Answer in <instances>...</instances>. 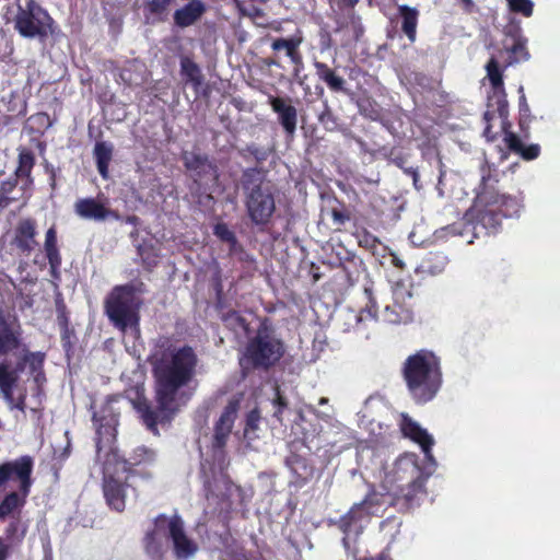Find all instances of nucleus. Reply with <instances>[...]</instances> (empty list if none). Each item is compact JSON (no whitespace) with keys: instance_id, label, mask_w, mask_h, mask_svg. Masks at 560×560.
<instances>
[{"instance_id":"nucleus-1","label":"nucleus","mask_w":560,"mask_h":560,"mask_svg":"<svg viewBox=\"0 0 560 560\" xmlns=\"http://www.w3.org/2000/svg\"><path fill=\"white\" fill-rule=\"evenodd\" d=\"M10 352H14L18 361L14 365L9 360L0 362L1 397L11 411L25 413L30 410L37 413L44 398V354L28 352L22 347L19 330L9 325L0 314V354Z\"/></svg>"},{"instance_id":"nucleus-2","label":"nucleus","mask_w":560,"mask_h":560,"mask_svg":"<svg viewBox=\"0 0 560 560\" xmlns=\"http://www.w3.org/2000/svg\"><path fill=\"white\" fill-rule=\"evenodd\" d=\"M432 469L423 471L417 464L416 456H401L394 466L392 474L386 476L384 489L386 493H370L365 500L355 504L347 516L341 520L345 533L343 546L349 548V540L357 537L370 515H378L393 500L404 499L409 506L418 505L424 497V483Z\"/></svg>"},{"instance_id":"nucleus-3","label":"nucleus","mask_w":560,"mask_h":560,"mask_svg":"<svg viewBox=\"0 0 560 560\" xmlns=\"http://www.w3.org/2000/svg\"><path fill=\"white\" fill-rule=\"evenodd\" d=\"M198 362L197 353L188 346L167 349L158 360L154 368L155 393L163 412H175L191 397Z\"/></svg>"},{"instance_id":"nucleus-4","label":"nucleus","mask_w":560,"mask_h":560,"mask_svg":"<svg viewBox=\"0 0 560 560\" xmlns=\"http://www.w3.org/2000/svg\"><path fill=\"white\" fill-rule=\"evenodd\" d=\"M97 458L103 462V491L107 504L120 512L126 506L129 489L127 463L119 458L113 447L115 428L112 424H101L97 429Z\"/></svg>"},{"instance_id":"nucleus-5","label":"nucleus","mask_w":560,"mask_h":560,"mask_svg":"<svg viewBox=\"0 0 560 560\" xmlns=\"http://www.w3.org/2000/svg\"><path fill=\"white\" fill-rule=\"evenodd\" d=\"M402 372L411 397L419 404L432 400L443 383L440 358L429 350L408 357Z\"/></svg>"},{"instance_id":"nucleus-6","label":"nucleus","mask_w":560,"mask_h":560,"mask_svg":"<svg viewBox=\"0 0 560 560\" xmlns=\"http://www.w3.org/2000/svg\"><path fill=\"white\" fill-rule=\"evenodd\" d=\"M170 542L177 560H189L198 551L197 542L187 536L179 516L160 515L153 530L145 536V550L152 558H158Z\"/></svg>"},{"instance_id":"nucleus-7","label":"nucleus","mask_w":560,"mask_h":560,"mask_svg":"<svg viewBox=\"0 0 560 560\" xmlns=\"http://www.w3.org/2000/svg\"><path fill=\"white\" fill-rule=\"evenodd\" d=\"M33 462L28 456L0 465V487L10 480L19 482V491L7 494L0 503V520L18 518L32 486Z\"/></svg>"},{"instance_id":"nucleus-8","label":"nucleus","mask_w":560,"mask_h":560,"mask_svg":"<svg viewBox=\"0 0 560 560\" xmlns=\"http://www.w3.org/2000/svg\"><path fill=\"white\" fill-rule=\"evenodd\" d=\"M487 77L492 85L493 94L489 96L488 108L483 115L486 127L485 137L493 141L499 133H503V139L510 130L511 124L508 120L509 105L504 95L502 71L495 57H491L487 66Z\"/></svg>"},{"instance_id":"nucleus-9","label":"nucleus","mask_w":560,"mask_h":560,"mask_svg":"<svg viewBox=\"0 0 560 560\" xmlns=\"http://www.w3.org/2000/svg\"><path fill=\"white\" fill-rule=\"evenodd\" d=\"M142 287V283L116 287L106 300V314L121 331L130 329L135 335L138 334L139 294L143 291Z\"/></svg>"},{"instance_id":"nucleus-10","label":"nucleus","mask_w":560,"mask_h":560,"mask_svg":"<svg viewBox=\"0 0 560 560\" xmlns=\"http://www.w3.org/2000/svg\"><path fill=\"white\" fill-rule=\"evenodd\" d=\"M364 293L369 302L365 308L361 311L358 317L359 322L371 318L388 324H398L410 319L408 301L411 299V293L405 284L396 283L393 287V305H386L381 315H377L376 302L372 296L371 289L365 288Z\"/></svg>"},{"instance_id":"nucleus-11","label":"nucleus","mask_w":560,"mask_h":560,"mask_svg":"<svg viewBox=\"0 0 560 560\" xmlns=\"http://www.w3.org/2000/svg\"><path fill=\"white\" fill-rule=\"evenodd\" d=\"M481 172L482 189L478 194L479 202L485 203L487 207H494L501 212L502 217L511 218L518 215L522 208L521 200L517 197L494 191L493 184L497 183L498 179L492 176V170L490 166L482 167Z\"/></svg>"},{"instance_id":"nucleus-12","label":"nucleus","mask_w":560,"mask_h":560,"mask_svg":"<svg viewBox=\"0 0 560 560\" xmlns=\"http://www.w3.org/2000/svg\"><path fill=\"white\" fill-rule=\"evenodd\" d=\"M51 18L34 0H26L19 5L15 16V28L24 37L46 36L50 30Z\"/></svg>"},{"instance_id":"nucleus-13","label":"nucleus","mask_w":560,"mask_h":560,"mask_svg":"<svg viewBox=\"0 0 560 560\" xmlns=\"http://www.w3.org/2000/svg\"><path fill=\"white\" fill-rule=\"evenodd\" d=\"M283 354L282 343L266 328L258 330L256 337L246 347L245 359L255 366H270Z\"/></svg>"},{"instance_id":"nucleus-14","label":"nucleus","mask_w":560,"mask_h":560,"mask_svg":"<svg viewBox=\"0 0 560 560\" xmlns=\"http://www.w3.org/2000/svg\"><path fill=\"white\" fill-rule=\"evenodd\" d=\"M246 207L254 223H267L276 209L275 198L269 187L260 185L253 188L247 196Z\"/></svg>"},{"instance_id":"nucleus-15","label":"nucleus","mask_w":560,"mask_h":560,"mask_svg":"<svg viewBox=\"0 0 560 560\" xmlns=\"http://www.w3.org/2000/svg\"><path fill=\"white\" fill-rule=\"evenodd\" d=\"M74 212L84 220L102 222L107 219H118V214L109 208L105 197L80 198L74 202Z\"/></svg>"},{"instance_id":"nucleus-16","label":"nucleus","mask_w":560,"mask_h":560,"mask_svg":"<svg viewBox=\"0 0 560 560\" xmlns=\"http://www.w3.org/2000/svg\"><path fill=\"white\" fill-rule=\"evenodd\" d=\"M400 429L406 438H409L413 442L420 445L424 453L425 459L431 466H435V460L431 453V448L434 444V439L428 431L420 427V424L413 421L407 415H401Z\"/></svg>"},{"instance_id":"nucleus-17","label":"nucleus","mask_w":560,"mask_h":560,"mask_svg":"<svg viewBox=\"0 0 560 560\" xmlns=\"http://www.w3.org/2000/svg\"><path fill=\"white\" fill-rule=\"evenodd\" d=\"M238 407V399H232L225 406L223 412L214 425L213 447L221 450L226 444L234 421L237 417Z\"/></svg>"},{"instance_id":"nucleus-18","label":"nucleus","mask_w":560,"mask_h":560,"mask_svg":"<svg viewBox=\"0 0 560 560\" xmlns=\"http://www.w3.org/2000/svg\"><path fill=\"white\" fill-rule=\"evenodd\" d=\"M35 236L36 222L32 219H23L14 229L12 245L15 246L21 254L30 256L38 245Z\"/></svg>"},{"instance_id":"nucleus-19","label":"nucleus","mask_w":560,"mask_h":560,"mask_svg":"<svg viewBox=\"0 0 560 560\" xmlns=\"http://www.w3.org/2000/svg\"><path fill=\"white\" fill-rule=\"evenodd\" d=\"M506 38L504 40V48L510 54L508 65L525 61L529 58L526 49V38L523 37L518 24H511L505 32Z\"/></svg>"},{"instance_id":"nucleus-20","label":"nucleus","mask_w":560,"mask_h":560,"mask_svg":"<svg viewBox=\"0 0 560 560\" xmlns=\"http://www.w3.org/2000/svg\"><path fill=\"white\" fill-rule=\"evenodd\" d=\"M269 104L275 113L278 114L280 125L288 136L292 137L296 129L298 110L291 103L281 97H269Z\"/></svg>"},{"instance_id":"nucleus-21","label":"nucleus","mask_w":560,"mask_h":560,"mask_svg":"<svg viewBox=\"0 0 560 560\" xmlns=\"http://www.w3.org/2000/svg\"><path fill=\"white\" fill-rule=\"evenodd\" d=\"M183 161L188 171L198 179H203L209 176L210 179L215 180L218 178L217 168L209 162V160L196 152H184Z\"/></svg>"},{"instance_id":"nucleus-22","label":"nucleus","mask_w":560,"mask_h":560,"mask_svg":"<svg viewBox=\"0 0 560 560\" xmlns=\"http://www.w3.org/2000/svg\"><path fill=\"white\" fill-rule=\"evenodd\" d=\"M205 11L206 7L200 0H191L185 7L175 11V24L179 27L190 26L201 18Z\"/></svg>"},{"instance_id":"nucleus-23","label":"nucleus","mask_w":560,"mask_h":560,"mask_svg":"<svg viewBox=\"0 0 560 560\" xmlns=\"http://www.w3.org/2000/svg\"><path fill=\"white\" fill-rule=\"evenodd\" d=\"M504 142L510 150L520 154L523 159L527 161L535 160L536 158H538L540 153V148L538 144H530L528 147H525L521 139L513 132H506Z\"/></svg>"},{"instance_id":"nucleus-24","label":"nucleus","mask_w":560,"mask_h":560,"mask_svg":"<svg viewBox=\"0 0 560 560\" xmlns=\"http://www.w3.org/2000/svg\"><path fill=\"white\" fill-rule=\"evenodd\" d=\"M399 14L402 19L401 28L408 39L413 43L417 35V25L419 11L416 8L401 4L398 7Z\"/></svg>"},{"instance_id":"nucleus-25","label":"nucleus","mask_w":560,"mask_h":560,"mask_svg":"<svg viewBox=\"0 0 560 560\" xmlns=\"http://www.w3.org/2000/svg\"><path fill=\"white\" fill-rule=\"evenodd\" d=\"M301 36H293L290 38H277L272 42L271 48L273 50H284L285 55L290 58V60L299 65L301 63V55L299 52V46L302 44Z\"/></svg>"},{"instance_id":"nucleus-26","label":"nucleus","mask_w":560,"mask_h":560,"mask_svg":"<svg viewBox=\"0 0 560 560\" xmlns=\"http://www.w3.org/2000/svg\"><path fill=\"white\" fill-rule=\"evenodd\" d=\"M113 145L108 142H97L94 148V156L100 174L103 178L108 176V164L113 155Z\"/></svg>"},{"instance_id":"nucleus-27","label":"nucleus","mask_w":560,"mask_h":560,"mask_svg":"<svg viewBox=\"0 0 560 560\" xmlns=\"http://www.w3.org/2000/svg\"><path fill=\"white\" fill-rule=\"evenodd\" d=\"M45 252L52 272L60 266L61 258L57 247V232L55 228L48 229L45 236Z\"/></svg>"},{"instance_id":"nucleus-28","label":"nucleus","mask_w":560,"mask_h":560,"mask_svg":"<svg viewBox=\"0 0 560 560\" xmlns=\"http://www.w3.org/2000/svg\"><path fill=\"white\" fill-rule=\"evenodd\" d=\"M315 68L318 78L324 81L330 90L336 92L343 90L345 80L337 75L327 65L316 62Z\"/></svg>"},{"instance_id":"nucleus-29","label":"nucleus","mask_w":560,"mask_h":560,"mask_svg":"<svg viewBox=\"0 0 560 560\" xmlns=\"http://www.w3.org/2000/svg\"><path fill=\"white\" fill-rule=\"evenodd\" d=\"M180 71L187 83H190L196 90L202 84V75L199 67L189 58H182Z\"/></svg>"},{"instance_id":"nucleus-30","label":"nucleus","mask_w":560,"mask_h":560,"mask_svg":"<svg viewBox=\"0 0 560 560\" xmlns=\"http://www.w3.org/2000/svg\"><path fill=\"white\" fill-rule=\"evenodd\" d=\"M495 211L497 209L494 207H489V209L481 212L475 229L480 226L481 229L486 230L487 233L497 232L501 224L502 215L498 214Z\"/></svg>"},{"instance_id":"nucleus-31","label":"nucleus","mask_w":560,"mask_h":560,"mask_svg":"<svg viewBox=\"0 0 560 560\" xmlns=\"http://www.w3.org/2000/svg\"><path fill=\"white\" fill-rule=\"evenodd\" d=\"M225 326L235 332L237 337L248 334V324L238 313L232 312L224 317Z\"/></svg>"},{"instance_id":"nucleus-32","label":"nucleus","mask_w":560,"mask_h":560,"mask_svg":"<svg viewBox=\"0 0 560 560\" xmlns=\"http://www.w3.org/2000/svg\"><path fill=\"white\" fill-rule=\"evenodd\" d=\"M259 421H260V415L256 409L252 410L247 415L245 427H244V439L248 443H250L258 436L257 431H258Z\"/></svg>"},{"instance_id":"nucleus-33","label":"nucleus","mask_w":560,"mask_h":560,"mask_svg":"<svg viewBox=\"0 0 560 560\" xmlns=\"http://www.w3.org/2000/svg\"><path fill=\"white\" fill-rule=\"evenodd\" d=\"M155 453L152 450H149L144 446L137 447L133 452V456L130 462H127V469L130 470L131 466L141 465V464H150L154 462Z\"/></svg>"},{"instance_id":"nucleus-34","label":"nucleus","mask_w":560,"mask_h":560,"mask_svg":"<svg viewBox=\"0 0 560 560\" xmlns=\"http://www.w3.org/2000/svg\"><path fill=\"white\" fill-rule=\"evenodd\" d=\"M34 165V156L30 151L21 150L19 154V166L16 168L18 177H30Z\"/></svg>"},{"instance_id":"nucleus-35","label":"nucleus","mask_w":560,"mask_h":560,"mask_svg":"<svg viewBox=\"0 0 560 560\" xmlns=\"http://www.w3.org/2000/svg\"><path fill=\"white\" fill-rule=\"evenodd\" d=\"M170 3L171 0H150L145 5V10L153 19L161 20L166 13Z\"/></svg>"},{"instance_id":"nucleus-36","label":"nucleus","mask_w":560,"mask_h":560,"mask_svg":"<svg viewBox=\"0 0 560 560\" xmlns=\"http://www.w3.org/2000/svg\"><path fill=\"white\" fill-rule=\"evenodd\" d=\"M510 11L520 13L525 18L533 14L534 3L532 0H506Z\"/></svg>"},{"instance_id":"nucleus-37","label":"nucleus","mask_w":560,"mask_h":560,"mask_svg":"<svg viewBox=\"0 0 560 560\" xmlns=\"http://www.w3.org/2000/svg\"><path fill=\"white\" fill-rule=\"evenodd\" d=\"M24 533L25 529L21 527L20 521L18 518H13L7 528V536L12 541L21 540L24 536Z\"/></svg>"},{"instance_id":"nucleus-38","label":"nucleus","mask_w":560,"mask_h":560,"mask_svg":"<svg viewBox=\"0 0 560 560\" xmlns=\"http://www.w3.org/2000/svg\"><path fill=\"white\" fill-rule=\"evenodd\" d=\"M214 234L222 241L234 242V234L229 230L226 224L218 223L214 226Z\"/></svg>"},{"instance_id":"nucleus-39","label":"nucleus","mask_w":560,"mask_h":560,"mask_svg":"<svg viewBox=\"0 0 560 560\" xmlns=\"http://www.w3.org/2000/svg\"><path fill=\"white\" fill-rule=\"evenodd\" d=\"M318 119L320 124L327 129H332L336 126L335 117L327 105L325 106L323 113L319 115Z\"/></svg>"},{"instance_id":"nucleus-40","label":"nucleus","mask_w":560,"mask_h":560,"mask_svg":"<svg viewBox=\"0 0 560 560\" xmlns=\"http://www.w3.org/2000/svg\"><path fill=\"white\" fill-rule=\"evenodd\" d=\"M307 410L313 412L318 419H320L325 422H330L332 420V409L331 408L329 410L318 411L313 406H307Z\"/></svg>"},{"instance_id":"nucleus-41","label":"nucleus","mask_w":560,"mask_h":560,"mask_svg":"<svg viewBox=\"0 0 560 560\" xmlns=\"http://www.w3.org/2000/svg\"><path fill=\"white\" fill-rule=\"evenodd\" d=\"M222 560H247V558L242 551H236L225 552Z\"/></svg>"},{"instance_id":"nucleus-42","label":"nucleus","mask_w":560,"mask_h":560,"mask_svg":"<svg viewBox=\"0 0 560 560\" xmlns=\"http://www.w3.org/2000/svg\"><path fill=\"white\" fill-rule=\"evenodd\" d=\"M144 419H145L147 424L150 428H152L155 424V422L158 421V416L153 411H147L144 415Z\"/></svg>"},{"instance_id":"nucleus-43","label":"nucleus","mask_w":560,"mask_h":560,"mask_svg":"<svg viewBox=\"0 0 560 560\" xmlns=\"http://www.w3.org/2000/svg\"><path fill=\"white\" fill-rule=\"evenodd\" d=\"M276 405H277V410L275 412V416L277 418H280V415L282 412V409L285 407V402L283 401L282 397L278 394L277 395V398H276Z\"/></svg>"},{"instance_id":"nucleus-44","label":"nucleus","mask_w":560,"mask_h":560,"mask_svg":"<svg viewBox=\"0 0 560 560\" xmlns=\"http://www.w3.org/2000/svg\"><path fill=\"white\" fill-rule=\"evenodd\" d=\"M8 553V547L3 544L0 538V560H5Z\"/></svg>"},{"instance_id":"nucleus-45","label":"nucleus","mask_w":560,"mask_h":560,"mask_svg":"<svg viewBox=\"0 0 560 560\" xmlns=\"http://www.w3.org/2000/svg\"><path fill=\"white\" fill-rule=\"evenodd\" d=\"M460 1L464 3V5L467 10H470L474 7L472 0H460Z\"/></svg>"},{"instance_id":"nucleus-46","label":"nucleus","mask_w":560,"mask_h":560,"mask_svg":"<svg viewBox=\"0 0 560 560\" xmlns=\"http://www.w3.org/2000/svg\"><path fill=\"white\" fill-rule=\"evenodd\" d=\"M406 172H408V173H410V174L412 175V177H413V182H415V184H416V183H417V180H418V173H417L415 170H412V168L407 170Z\"/></svg>"},{"instance_id":"nucleus-47","label":"nucleus","mask_w":560,"mask_h":560,"mask_svg":"<svg viewBox=\"0 0 560 560\" xmlns=\"http://www.w3.org/2000/svg\"><path fill=\"white\" fill-rule=\"evenodd\" d=\"M11 188H12V185L10 183H4L2 185V191L3 192H9L11 190Z\"/></svg>"},{"instance_id":"nucleus-48","label":"nucleus","mask_w":560,"mask_h":560,"mask_svg":"<svg viewBox=\"0 0 560 560\" xmlns=\"http://www.w3.org/2000/svg\"><path fill=\"white\" fill-rule=\"evenodd\" d=\"M326 404H328V399L326 397H322L319 399V405H326Z\"/></svg>"},{"instance_id":"nucleus-49","label":"nucleus","mask_w":560,"mask_h":560,"mask_svg":"<svg viewBox=\"0 0 560 560\" xmlns=\"http://www.w3.org/2000/svg\"><path fill=\"white\" fill-rule=\"evenodd\" d=\"M334 218L336 221H341V215L338 212H334Z\"/></svg>"},{"instance_id":"nucleus-50","label":"nucleus","mask_w":560,"mask_h":560,"mask_svg":"<svg viewBox=\"0 0 560 560\" xmlns=\"http://www.w3.org/2000/svg\"><path fill=\"white\" fill-rule=\"evenodd\" d=\"M93 418H94V420H95V421H98V420H97V416H96V413H95V415H93Z\"/></svg>"}]
</instances>
